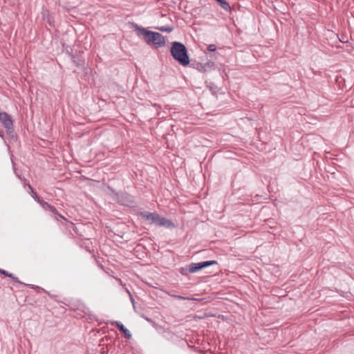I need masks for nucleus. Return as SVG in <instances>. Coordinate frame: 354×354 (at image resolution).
Listing matches in <instances>:
<instances>
[{"instance_id": "39448f33", "label": "nucleus", "mask_w": 354, "mask_h": 354, "mask_svg": "<svg viewBox=\"0 0 354 354\" xmlns=\"http://www.w3.org/2000/svg\"><path fill=\"white\" fill-rule=\"evenodd\" d=\"M0 121L3 126L8 131H10L13 129V122L12 118L6 112L0 113Z\"/></svg>"}, {"instance_id": "9d476101", "label": "nucleus", "mask_w": 354, "mask_h": 354, "mask_svg": "<svg viewBox=\"0 0 354 354\" xmlns=\"http://www.w3.org/2000/svg\"><path fill=\"white\" fill-rule=\"evenodd\" d=\"M220 5V6L225 10H230V6L228 2L225 0H216Z\"/></svg>"}, {"instance_id": "6e6552de", "label": "nucleus", "mask_w": 354, "mask_h": 354, "mask_svg": "<svg viewBox=\"0 0 354 354\" xmlns=\"http://www.w3.org/2000/svg\"><path fill=\"white\" fill-rule=\"evenodd\" d=\"M0 273L5 275L6 277H8L13 279L15 281L19 283H22L17 277H15L12 274L9 273L8 271L5 270H2L0 268Z\"/></svg>"}, {"instance_id": "423d86ee", "label": "nucleus", "mask_w": 354, "mask_h": 354, "mask_svg": "<svg viewBox=\"0 0 354 354\" xmlns=\"http://www.w3.org/2000/svg\"><path fill=\"white\" fill-rule=\"evenodd\" d=\"M111 324L116 326L118 328V329L123 333L125 338L130 339L131 337V334L130 331L128 329H127L121 322L114 321L111 322Z\"/></svg>"}, {"instance_id": "dca6fc26", "label": "nucleus", "mask_w": 354, "mask_h": 354, "mask_svg": "<svg viewBox=\"0 0 354 354\" xmlns=\"http://www.w3.org/2000/svg\"><path fill=\"white\" fill-rule=\"evenodd\" d=\"M180 272H181L182 274H185V270H184V269H183V268H182V269H181Z\"/></svg>"}, {"instance_id": "1a4fd4ad", "label": "nucleus", "mask_w": 354, "mask_h": 354, "mask_svg": "<svg viewBox=\"0 0 354 354\" xmlns=\"http://www.w3.org/2000/svg\"><path fill=\"white\" fill-rule=\"evenodd\" d=\"M28 189H30V193L32 196V197L37 202L39 203L41 198L38 196V195L37 194V193L34 191L33 188L31 187V185L30 184H28Z\"/></svg>"}, {"instance_id": "4468645a", "label": "nucleus", "mask_w": 354, "mask_h": 354, "mask_svg": "<svg viewBox=\"0 0 354 354\" xmlns=\"http://www.w3.org/2000/svg\"><path fill=\"white\" fill-rule=\"evenodd\" d=\"M145 319L149 323H154V322L150 318L146 317Z\"/></svg>"}, {"instance_id": "0eeeda50", "label": "nucleus", "mask_w": 354, "mask_h": 354, "mask_svg": "<svg viewBox=\"0 0 354 354\" xmlns=\"http://www.w3.org/2000/svg\"><path fill=\"white\" fill-rule=\"evenodd\" d=\"M38 203L40 204L44 209L49 210L53 214H57L56 208L48 204L47 202L44 201L43 199H41Z\"/></svg>"}, {"instance_id": "20e7f679", "label": "nucleus", "mask_w": 354, "mask_h": 354, "mask_svg": "<svg viewBox=\"0 0 354 354\" xmlns=\"http://www.w3.org/2000/svg\"><path fill=\"white\" fill-rule=\"evenodd\" d=\"M217 264V261L214 260L212 261H207L203 262H199V263H192L189 266V272L190 273H194L197 272L198 270H200L203 268H205L207 266L216 265Z\"/></svg>"}, {"instance_id": "f257e3e1", "label": "nucleus", "mask_w": 354, "mask_h": 354, "mask_svg": "<svg viewBox=\"0 0 354 354\" xmlns=\"http://www.w3.org/2000/svg\"><path fill=\"white\" fill-rule=\"evenodd\" d=\"M133 29L138 32V35H142L147 44H153L156 48L165 46V37L159 32L148 30L146 28L139 26L136 24L132 25Z\"/></svg>"}, {"instance_id": "2eb2a0df", "label": "nucleus", "mask_w": 354, "mask_h": 354, "mask_svg": "<svg viewBox=\"0 0 354 354\" xmlns=\"http://www.w3.org/2000/svg\"><path fill=\"white\" fill-rule=\"evenodd\" d=\"M57 216H58L59 218H62V219H64V220H66V218H65L62 215H61V214H58V213H57Z\"/></svg>"}, {"instance_id": "f03ea898", "label": "nucleus", "mask_w": 354, "mask_h": 354, "mask_svg": "<svg viewBox=\"0 0 354 354\" xmlns=\"http://www.w3.org/2000/svg\"><path fill=\"white\" fill-rule=\"evenodd\" d=\"M171 54L173 58L178 61L182 66H185L189 64V58L185 46L178 41L172 43Z\"/></svg>"}, {"instance_id": "f8f14e48", "label": "nucleus", "mask_w": 354, "mask_h": 354, "mask_svg": "<svg viewBox=\"0 0 354 354\" xmlns=\"http://www.w3.org/2000/svg\"><path fill=\"white\" fill-rule=\"evenodd\" d=\"M174 297L178 299H180V300H196V299H194V298H189V297H183V296H180V295H174Z\"/></svg>"}, {"instance_id": "ddd939ff", "label": "nucleus", "mask_w": 354, "mask_h": 354, "mask_svg": "<svg viewBox=\"0 0 354 354\" xmlns=\"http://www.w3.org/2000/svg\"><path fill=\"white\" fill-rule=\"evenodd\" d=\"M216 49V47L214 44H210L207 46V50L211 52L215 51Z\"/></svg>"}, {"instance_id": "7ed1b4c3", "label": "nucleus", "mask_w": 354, "mask_h": 354, "mask_svg": "<svg viewBox=\"0 0 354 354\" xmlns=\"http://www.w3.org/2000/svg\"><path fill=\"white\" fill-rule=\"evenodd\" d=\"M140 215L150 225L155 224L158 226L165 227L167 228L174 227V224L170 220L160 216L157 213L144 212H141Z\"/></svg>"}, {"instance_id": "9b49d317", "label": "nucleus", "mask_w": 354, "mask_h": 354, "mask_svg": "<svg viewBox=\"0 0 354 354\" xmlns=\"http://www.w3.org/2000/svg\"><path fill=\"white\" fill-rule=\"evenodd\" d=\"M157 29H158L160 31L167 32H170L173 30V28L169 27V26H162V27H160V28H157Z\"/></svg>"}]
</instances>
